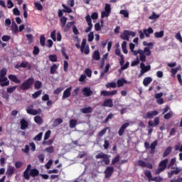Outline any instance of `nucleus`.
I'll list each match as a JSON object with an SVG mask.
<instances>
[{
    "label": "nucleus",
    "instance_id": "5701e85b",
    "mask_svg": "<svg viewBox=\"0 0 182 182\" xmlns=\"http://www.w3.org/2000/svg\"><path fill=\"white\" fill-rule=\"evenodd\" d=\"M29 176L31 177H37V176H39V170L37 168L31 169Z\"/></svg>",
    "mask_w": 182,
    "mask_h": 182
},
{
    "label": "nucleus",
    "instance_id": "0eeeda50",
    "mask_svg": "<svg viewBox=\"0 0 182 182\" xmlns=\"http://www.w3.org/2000/svg\"><path fill=\"white\" fill-rule=\"evenodd\" d=\"M114 172V168L113 166L107 167L105 171L106 178H109V177H112Z\"/></svg>",
    "mask_w": 182,
    "mask_h": 182
},
{
    "label": "nucleus",
    "instance_id": "ddd939ff",
    "mask_svg": "<svg viewBox=\"0 0 182 182\" xmlns=\"http://www.w3.org/2000/svg\"><path fill=\"white\" fill-rule=\"evenodd\" d=\"M114 95H117V90H114L112 91H101V96H114Z\"/></svg>",
    "mask_w": 182,
    "mask_h": 182
},
{
    "label": "nucleus",
    "instance_id": "412c9836",
    "mask_svg": "<svg viewBox=\"0 0 182 182\" xmlns=\"http://www.w3.org/2000/svg\"><path fill=\"white\" fill-rule=\"evenodd\" d=\"M143 32L146 38H150V33H153L154 31H153V28L151 27H149L148 28V29H144Z\"/></svg>",
    "mask_w": 182,
    "mask_h": 182
},
{
    "label": "nucleus",
    "instance_id": "f704fd0d",
    "mask_svg": "<svg viewBox=\"0 0 182 182\" xmlns=\"http://www.w3.org/2000/svg\"><path fill=\"white\" fill-rule=\"evenodd\" d=\"M46 41V38H45L44 35H41L40 37V45L41 46L45 47V42Z\"/></svg>",
    "mask_w": 182,
    "mask_h": 182
},
{
    "label": "nucleus",
    "instance_id": "a878e982",
    "mask_svg": "<svg viewBox=\"0 0 182 182\" xmlns=\"http://www.w3.org/2000/svg\"><path fill=\"white\" fill-rule=\"evenodd\" d=\"M62 6L63 8H64V9H63V12H65L66 14H72L73 10L72 9H70V7L65 6L64 4H62Z\"/></svg>",
    "mask_w": 182,
    "mask_h": 182
},
{
    "label": "nucleus",
    "instance_id": "e2e57ef3",
    "mask_svg": "<svg viewBox=\"0 0 182 182\" xmlns=\"http://www.w3.org/2000/svg\"><path fill=\"white\" fill-rule=\"evenodd\" d=\"M137 164L139 167H145L146 166V162L143 160H139L137 161Z\"/></svg>",
    "mask_w": 182,
    "mask_h": 182
},
{
    "label": "nucleus",
    "instance_id": "2f4dec72",
    "mask_svg": "<svg viewBox=\"0 0 182 182\" xmlns=\"http://www.w3.org/2000/svg\"><path fill=\"white\" fill-rule=\"evenodd\" d=\"M77 124V120H76V119H70V129H75V127H76Z\"/></svg>",
    "mask_w": 182,
    "mask_h": 182
},
{
    "label": "nucleus",
    "instance_id": "e433bc0d",
    "mask_svg": "<svg viewBox=\"0 0 182 182\" xmlns=\"http://www.w3.org/2000/svg\"><path fill=\"white\" fill-rule=\"evenodd\" d=\"M144 55H146V56H150V55H151V50H150V47H145L144 48Z\"/></svg>",
    "mask_w": 182,
    "mask_h": 182
},
{
    "label": "nucleus",
    "instance_id": "8fccbe9b",
    "mask_svg": "<svg viewBox=\"0 0 182 182\" xmlns=\"http://www.w3.org/2000/svg\"><path fill=\"white\" fill-rule=\"evenodd\" d=\"M171 117H173V112H169L164 116L165 120H168V119H171Z\"/></svg>",
    "mask_w": 182,
    "mask_h": 182
},
{
    "label": "nucleus",
    "instance_id": "7ed1b4c3",
    "mask_svg": "<svg viewBox=\"0 0 182 182\" xmlns=\"http://www.w3.org/2000/svg\"><path fill=\"white\" fill-rule=\"evenodd\" d=\"M130 36L134 38V36H136V33L129 30H124L123 33L120 35V38L121 39H123V41H129Z\"/></svg>",
    "mask_w": 182,
    "mask_h": 182
},
{
    "label": "nucleus",
    "instance_id": "c9c22d12",
    "mask_svg": "<svg viewBox=\"0 0 182 182\" xmlns=\"http://www.w3.org/2000/svg\"><path fill=\"white\" fill-rule=\"evenodd\" d=\"M48 59L50 62H58V55L55 54L48 55Z\"/></svg>",
    "mask_w": 182,
    "mask_h": 182
},
{
    "label": "nucleus",
    "instance_id": "680f3d73",
    "mask_svg": "<svg viewBox=\"0 0 182 182\" xmlns=\"http://www.w3.org/2000/svg\"><path fill=\"white\" fill-rule=\"evenodd\" d=\"M85 73L87 76V77H92V70L87 68L85 70Z\"/></svg>",
    "mask_w": 182,
    "mask_h": 182
},
{
    "label": "nucleus",
    "instance_id": "6ab92c4d",
    "mask_svg": "<svg viewBox=\"0 0 182 182\" xmlns=\"http://www.w3.org/2000/svg\"><path fill=\"white\" fill-rule=\"evenodd\" d=\"M9 79L14 83H21V80L18 79V77H16L15 75H9Z\"/></svg>",
    "mask_w": 182,
    "mask_h": 182
},
{
    "label": "nucleus",
    "instance_id": "3c124183",
    "mask_svg": "<svg viewBox=\"0 0 182 182\" xmlns=\"http://www.w3.org/2000/svg\"><path fill=\"white\" fill-rule=\"evenodd\" d=\"M39 52H41L39 47L35 46L33 47V55H39Z\"/></svg>",
    "mask_w": 182,
    "mask_h": 182
},
{
    "label": "nucleus",
    "instance_id": "b1692460",
    "mask_svg": "<svg viewBox=\"0 0 182 182\" xmlns=\"http://www.w3.org/2000/svg\"><path fill=\"white\" fill-rule=\"evenodd\" d=\"M80 112H82V113H84L85 114L87 113H92L93 112V108L92 107L82 108L80 109Z\"/></svg>",
    "mask_w": 182,
    "mask_h": 182
},
{
    "label": "nucleus",
    "instance_id": "ea45409f",
    "mask_svg": "<svg viewBox=\"0 0 182 182\" xmlns=\"http://www.w3.org/2000/svg\"><path fill=\"white\" fill-rule=\"evenodd\" d=\"M63 123V119L62 118H57L54 121V126H59Z\"/></svg>",
    "mask_w": 182,
    "mask_h": 182
},
{
    "label": "nucleus",
    "instance_id": "de8ad7c7",
    "mask_svg": "<svg viewBox=\"0 0 182 182\" xmlns=\"http://www.w3.org/2000/svg\"><path fill=\"white\" fill-rule=\"evenodd\" d=\"M175 38L178 41L181 43H182V37H181V33L178 31L176 35H175Z\"/></svg>",
    "mask_w": 182,
    "mask_h": 182
},
{
    "label": "nucleus",
    "instance_id": "1a4fd4ad",
    "mask_svg": "<svg viewBox=\"0 0 182 182\" xmlns=\"http://www.w3.org/2000/svg\"><path fill=\"white\" fill-rule=\"evenodd\" d=\"M130 126V123L129 122H126L124 124H123L121 127L119 128V131H118V134L119 136H122L124 133V131L127 129V127H129Z\"/></svg>",
    "mask_w": 182,
    "mask_h": 182
},
{
    "label": "nucleus",
    "instance_id": "052dcab7",
    "mask_svg": "<svg viewBox=\"0 0 182 182\" xmlns=\"http://www.w3.org/2000/svg\"><path fill=\"white\" fill-rule=\"evenodd\" d=\"M63 90V87H58L56 90H54V95H60Z\"/></svg>",
    "mask_w": 182,
    "mask_h": 182
},
{
    "label": "nucleus",
    "instance_id": "473e14b6",
    "mask_svg": "<svg viewBox=\"0 0 182 182\" xmlns=\"http://www.w3.org/2000/svg\"><path fill=\"white\" fill-rule=\"evenodd\" d=\"M60 21L61 23V26L63 28H65V26L66 25V22H68V18H66L65 16H63L60 18Z\"/></svg>",
    "mask_w": 182,
    "mask_h": 182
},
{
    "label": "nucleus",
    "instance_id": "a18cd8bd",
    "mask_svg": "<svg viewBox=\"0 0 182 182\" xmlns=\"http://www.w3.org/2000/svg\"><path fill=\"white\" fill-rule=\"evenodd\" d=\"M81 52L82 53H85V55H89V53H90V49L89 48V46H86Z\"/></svg>",
    "mask_w": 182,
    "mask_h": 182
},
{
    "label": "nucleus",
    "instance_id": "6e6552de",
    "mask_svg": "<svg viewBox=\"0 0 182 182\" xmlns=\"http://www.w3.org/2000/svg\"><path fill=\"white\" fill-rule=\"evenodd\" d=\"M159 114V111L154 110V111H149L146 112V115H144V119H153L154 116H157Z\"/></svg>",
    "mask_w": 182,
    "mask_h": 182
},
{
    "label": "nucleus",
    "instance_id": "9b49d317",
    "mask_svg": "<svg viewBox=\"0 0 182 182\" xmlns=\"http://www.w3.org/2000/svg\"><path fill=\"white\" fill-rule=\"evenodd\" d=\"M0 86H1V87H5V86H9V80H8V77L5 76H0Z\"/></svg>",
    "mask_w": 182,
    "mask_h": 182
},
{
    "label": "nucleus",
    "instance_id": "49530a36",
    "mask_svg": "<svg viewBox=\"0 0 182 182\" xmlns=\"http://www.w3.org/2000/svg\"><path fill=\"white\" fill-rule=\"evenodd\" d=\"M61 53L65 59H66L67 60H69V55H68V54L66 53V49L65 48H62Z\"/></svg>",
    "mask_w": 182,
    "mask_h": 182
},
{
    "label": "nucleus",
    "instance_id": "39448f33",
    "mask_svg": "<svg viewBox=\"0 0 182 182\" xmlns=\"http://www.w3.org/2000/svg\"><path fill=\"white\" fill-rule=\"evenodd\" d=\"M26 112L28 113V114L36 116V114H41V113H42V109H33V105H30L26 107Z\"/></svg>",
    "mask_w": 182,
    "mask_h": 182
},
{
    "label": "nucleus",
    "instance_id": "69168bd1",
    "mask_svg": "<svg viewBox=\"0 0 182 182\" xmlns=\"http://www.w3.org/2000/svg\"><path fill=\"white\" fill-rule=\"evenodd\" d=\"M113 117H114L113 114L110 113L109 114L107 115L106 119L104 120V123H107L109 120H110L111 119H113Z\"/></svg>",
    "mask_w": 182,
    "mask_h": 182
},
{
    "label": "nucleus",
    "instance_id": "4d7b16f0",
    "mask_svg": "<svg viewBox=\"0 0 182 182\" xmlns=\"http://www.w3.org/2000/svg\"><path fill=\"white\" fill-rule=\"evenodd\" d=\"M105 11L110 14L112 12V7L109 4H105Z\"/></svg>",
    "mask_w": 182,
    "mask_h": 182
},
{
    "label": "nucleus",
    "instance_id": "cd10ccee",
    "mask_svg": "<svg viewBox=\"0 0 182 182\" xmlns=\"http://www.w3.org/2000/svg\"><path fill=\"white\" fill-rule=\"evenodd\" d=\"M58 68H59V65H57L56 64H53L50 70V73L51 75H55L56 73V70H58Z\"/></svg>",
    "mask_w": 182,
    "mask_h": 182
},
{
    "label": "nucleus",
    "instance_id": "5fc2aeb1",
    "mask_svg": "<svg viewBox=\"0 0 182 182\" xmlns=\"http://www.w3.org/2000/svg\"><path fill=\"white\" fill-rule=\"evenodd\" d=\"M119 14L121 15H123L124 18H129V11H127V10H121L119 11Z\"/></svg>",
    "mask_w": 182,
    "mask_h": 182
},
{
    "label": "nucleus",
    "instance_id": "603ef678",
    "mask_svg": "<svg viewBox=\"0 0 182 182\" xmlns=\"http://www.w3.org/2000/svg\"><path fill=\"white\" fill-rule=\"evenodd\" d=\"M42 136H43V133L40 132L34 137V140H37V141H41L42 140Z\"/></svg>",
    "mask_w": 182,
    "mask_h": 182
},
{
    "label": "nucleus",
    "instance_id": "aec40b11",
    "mask_svg": "<svg viewBox=\"0 0 182 182\" xmlns=\"http://www.w3.org/2000/svg\"><path fill=\"white\" fill-rule=\"evenodd\" d=\"M14 173H15V167L10 166L6 171L7 176L11 177V176H14Z\"/></svg>",
    "mask_w": 182,
    "mask_h": 182
},
{
    "label": "nucleus",
    "instance_id": "2eb2a0df",
    "mask_svg": "<svg viewBox=\"0 0 182 182\" xmlns=\"http://www.w3.org/2000/svg\"><path fill=\"white\" fill-rule=\"evenodd\" d=\"M82 92L84 96H85L86 97H89L90 96H92V95H93V91H92V90H90V87H85L82 89Z\"/></svg>",
    "mask_w": 182,
    "mask_h": 182
},
{
    "label": "nucleus",
    "instance_id": "423d86ee",
    "mask_svg": "<svg viewBox=\"0 0 182 182\" xmlns=\"http://www.w3.org/2000/svg\"><path fill=\"white\" fill-rule=\"evenodd\" d=\"M115 55H117V56H119V58H120L119 65L121 66H122V65H124V55H123V54H122V51L119 50V48H117L115 49Z\"/></svg>",
    "mask_w": 182,
    "mask_h": 182
},
{
    "label": "nucleus",
    "instance_id": "20e7f679",
    "mask_svg": "<svg viewBox=\"0 0 182 182\" xmlns=\"http://www.w3.org/2000/svg\"><path fill=\"white\" fill-rule=\"evenodd\" d=\"M109 157L110 156L103 152H101L95 156V159H103L102 161L105 163V166H109V164H110Z\"/></svg>",
    "mask_w": 182,
    "mask_h": 182
},
{
    "label": "nucleus",
    "instance_id": "f257e3e1",
    "mask_svg": "<svg viewBox=\"0 0 182 182\" xmlns=\"http://www.w3.org/2000/svg\"><path fill=\"white\" fill-rule=\"evenodd\" d=\"M33 83H35V79L33 77L28 78L18 86V92H21V90H23V92H25L26 90H29V89H31L32 86H33Z\"/></svg>",
    "mask_w": 182,
    "mask_h": 182
},
{
    "label": "nucleus",
    "instance_id": "c03bdc74",
    "mask_svg": "<svg viewBox=\"0 0 182 182\" xmlns=\"http://www.w3.org/2000/svg\"><path fill=\"white\" fill-rule=\"evenodd\" d=\"M44 151H47V153L52 154L55 152V148L53 146H51L46 148Z\"/></svg>",
    "mask_w": 182,
    "mask_h": 182
},
{
    "label": "nucleus",
    "instance_id": "f03ea898",
    "mask_svg": "<svg viewBox=\"0 0 182 182\" xmlns=\"http://www.w3.org/2000/svg\"><path fill=\"white\" fill-rule=\"evenodd\" d=\"M168 163V159H166L161 161L159 164L158 168L155 171V174L157 176L160 174V173L164 171L166 168H167V164Z\"/></svg>",
    "mask_w": 182,
    "mask_h": 182
},
{
    "label": "nucleus",
    "instance_id": "bf43d9fd",
    "mask_svg": "<svg viewBox=\"0 0 182 182\" xmlns=\"http://www.w3.org/2000/svg\"><path fill=\"white\" fill-rule=\"evenodd\" d=\"M21 68H31V65H29L28 62H22L20 64Z\"/></svg>",
    "mask_w": 182,
    "mask_h": 182
},
{
    "label": "nucleus",
    "instance_id": "0e129e2a",
    "mask_svg": "<svg viewBox=\"0 0 182 182\" xmlns=\"http://www.w3.org/2000/svg\"><path fill=\"white\" fill-rule=\"evenodd\" d=\"M72 25H73V22H69L66 24L65 27V31L68 32V31H69V29H70Z\"/></svg>",
    "mask_w": 182,
    "mask_h": 182
},
{
    "label": "nucleus",
    "instance_id": "c85d7f7f",
    "mask_svg": "<svg viewBox=\"0 0 182 182\" xmlns=\"http://www.w3.org/2000/svg\"><path fill=\"white\" fill-rule=\"evenodd\" d=\"M172 150H173V148L171 146H168L164 152L163 157H167V156H168V154L171 153Z\"/></svg>",
    "mask_w": 182,
    "mask_h": 182
},
{
    "label": "nucleus",
    "instance_id": "9d476101",
    "mask_svg": "<svg viewBox=\"0 0 182 182\" xmlns=\"http://www.w3.org/2000/svg\"><path fill=\"white\" fill-rule=\"evenodd\" d=\"M160 124V118L159 117H156L154 119V122L152 121L148 122V126L149 127H156V126H159Z\"/></svg>",
    "mask_w": 182,
    "mask_h": 182
},
{
    "label": "nucleus",
    "instance_id": "dca6fc26",
    "mask_svg": "<svg viewBox=\"0 0 182 182\" xmlns=\"http://www.w3.org/2000/svg\"><path fill=\"white\" fill-rule=\"evenodd\" d=\"M71 92H72V87H70L67 88L63 92L62 99L65 100V99H68V97H70Z\"/></svg>",
    "mask_w": 182,
    "mask_h": 182
},
{
    "label": "nucleus",
    "instance_id": "09e8293b",
    "mask_svg": "<svg viewBox=\"0 0 182 182\" xmlns=\"http://www.w3.org/2000/svg\"><path fill=\"white\" fill-rule=\"evenodd\" d=\"M157 143H158L157 140H155L153 143L151 144L149 149H151L152 151H154V150H156V146H157Z\"/></svg>",
    "mask_w": 182,
    "mask_h": 182
},
{
    "label": "nucleus",
    "instance_id": "bb28decb",
    "mask_svg": "<svg viewBox=\"0 0 182 182\" xmlns=\"http://www.w3.org/2000/svg\"><path fill=\"white\" fill-rule=\"evenodd\" d=\"M127 81H126V80L124 79H119L117 81V87H122L123 86H124V83H127Z\"/></svg>",
    "mask_w": 182,
    "mask_h": 182
},
{
    "label": "nucleus",
    "instance_id": "37998d69",
    "mask_svg": "<svg viewBox=\"0 0 182 182\" xmlns=\"http://www.w3.org/2000/svg\"><path fill=\"white\" fill-rule=\"evenodd\" d=\"M42 95V90H38L36 92H34L33 94H32V97L33 99H36L38 97H39V96H41Z\"/></svg>",
    "mask_w": 182,
    "mask_h": 182
},
{
    "label": "nucleus",
    "instance_id": "c756f323",
    "mask_svg": "<svg viewBox=\"0 0 182 182\" xmlns=\"http://www.w3.org/2000/svg\"><path fill=\"white\" fill-rule=\"evenodd\" d=\"M34 122L35 123H37V124H42L43 123V119H42L41 116H36L34 117Z\"/></svg>",
    "mask_w": 182,
    "mask_h": 182
},
{
    "label": "nucleus",
    "instance_id": "79ce46f5",
    "mask_svg": "<svg viewBox=\"0 0 182 182\" xmlns=\"http://www.w3.org/2000/svg\"><path fill=\"white\" fill-rule=\"evenodd\" d=\"M34 87L35 89L39 90L41 87H42V82L37 80L34 83Z\"/></svg>",
    "mask_w": 182,
    "mask_h": 182
},
{
    "label": "nucleus",
    "instance_id": "72a5a7b5",
    "mask_svg": "<svg viewBox=\"0 0 182 182\" xmlns=\"http://www.w3.org/2000/svg\"><path fill=\"white\" fill-rule=\"evenodd\" d=\"M144 174L146 176V177H147L149 181H151L153 176L151 175V171L149 170H146L144 172Z\"/></svg>",
    "mask_w": 182,
    "mask_h": 182
},
{
    "label": "nucleus",
    "instance_id": "4be33fe9",
    "mask_svg": "<svg viewBox=\"0 0 182 182\" xmlns=\"http://www.w3.org/2000/svg\"><path fill=\"white\" fill-rule=\"evenodd\" d=\"M151 82H153V79L151 77H146L143 80V85L144 86H149Z\"/></svg>",
    "mask_w": 182,
    "mask_h": 182
},
{
    "label": "nucleus",
    "instance_id": "6e6d98bb",
    "mask_svg": "<svg viewBox=\"0 0 182 182\" xmlns=\"http://www.w3.org/2000/svg\"><path fill=\"white\" fill-rule=\"evenodd\" d=\"M86 42H87V40L85 38H83L81 43V47H80L81 52H83V49H85V47H86Z\"/></svg>",
    "mask_w": 182,
    "mask_h": 182
},
{
    "label": "nucleus",
    "instance_id": "58836bf2",
    "mask_svg": "<svg viewBox=\"0 0 182 182\" xmlns=\"http://www.w3.org/2000/svg\"><path fill=\"white\" fill-rule=\"evenodd\" d=\"M16 87H18V85L8 87L6 90L7 93H14L16 90Z\"/></svg>",
    "mask_w": 182,
    "mask_h": 182
},
{
    "label": "nucleus",
    "instance_id": "7c9ffc66",
    "mask_svg": "<svg viewBox=\"0 0 182 182\" xmlns=\"http://www.w3.org/2000/svg\"><path fill=\"white\" fill-rule=\"evenodd\" d=\"M120 161V155H117L114 159H112L111 164L112 166H114L116 163H119Z\"/></svg>",
    "mask_w": 182,
    "mask_h": 182
},
{
    "label": "nucleus",
    "instance_id": "4468645a",
    "mask_svg": "<svg viewBox=\"0 0 182 182\" xmlns=\"http://www.w3.org/2000/svg\"><path fill=\"white\" fill-rule=\"evenodd\" d=\"M20 126L21 130H26V129L29 127V122H28L25 119H22L20 120Z\"/></svg>",
    "mask_w": 182,
    "mask_h": 182
},
{
    "label": "nucleus",
    "instance_id": "864d4df0",
    "mask_svg": "<svg viewBox=\"0 0 182 182\" xmlns=\"http://www.w3.org/2000/svg\"><path fill=\"white\" fill-rule=\"evenodd\" d=\"M95 39V35L92 31H91L88 34V42H93V40Z\"/></svg>",
    "mask_w": 182,
    "mask_h": 182
},
{
    "label": "nucleus",
    "instance_id": "f8f14e48",
    "mask_svg": "<svg viewBox=\"0 0 182 182\" xmlns=\"http://www.w3.org/2000/svg\"><path fill=\"white\" fill-rule=\"evenodd\" d=\"M32 167V165L28 164L24 171L23 173V177L25 178V180H30V175H29V171H31V168Z\"/></svg>",
    "mask_w": 182,
    "mask_h": 182
},
{
    "label": "nucleus",
    "instance_id": "a211bd4d",
    "mask_svg": "<svg viewBox=\"0 0 182 182\" xmlns=\"http://www.w3.org/2000/svg\"><path fill=\"white\" fill-rule=\"evenodd\" d=\"M140 68L142 70L144 73L149 72V70H151V66L146 65L144 63H141L140 64Z\"/></svg>",
    "mask_w": 182,
    "mask_h": 182
},
{
    "label": "nucleus",
    "instance_id": "13d9d810",
    "mask_svg": "<svg viewBox=\"0 0 182 182\" xmlns=\"http://www.w3.org/2000/svg\"><path fill=\"white\" fill-rule=\"evenodd\" d=\"M68 69H69V63L67 60H65L63 64L64 72H68Z\"/></svg>",
    "mask_w": 182,
    "mask_h": 182
},
{
    "label": "nucleus",
    "instance_id": "338daca9",
    "mask_svg": "<svg viewBox=\"0 0 182 182\" xmlns=\"http://www.w3.org/2000/svg\"><path fill=\"white\" fill-rule=\"evenodd\" d=\"M106 87H112L113 89H114V87H116V82H108L106 85Z\"/></svg>",
    "mask_w": 182,
    "mask_h": 182
},
{
    "label": "nucleus",
    "instance_id": "f3484780",
    "mask_svg": "<svg viewBox=\"0 0 182 182\" xmlns=\"http://www.w3.org/2000/svg\"><path fill=\"white\" fill-rule=\"evenodd\" d=\"M102 106L103 107H113V100L107 99L104 101Z\"/></svg>",
    "mask_w": 182,
    "mask_h": 182
},
{
    "label": "nucleus",
    "instance_id": "393cba45",
    "mask_svg": "<svg viewBox=\"0 0 182 182\" xmlns=\"http://www.w3.org/2000/svg\"><path fill=\"white\" fill-rule=\"evenodd\" d=\"M94 60H100V53L99 50H95L92 55Z\"/></svg>",
    "mask_w": 182,
    "mask_h": 182
},
{
    "label": "nucleus",
    "instance_id": "774afa93",
    "mask_svg": "<svg viewBox=\"0 0 182 182\" xmlns=\"http://www.w3.org/2000/svg\"><path fill=\"white\" fill-rule=\"evenodd\" d=\"M7 70L6 68H2L0 71V76L2 77L3 76H6Z\"/></svg>",
    "mask_w": 182,
    "mask_h": 182
},
{
    "label": "nucleus",
    "instance_id": "a19ab883",
    "mask_svg": "<svg viewBox=\"0 0 182 182\" xmlns=\"http://www.w3.org/2000/svg\"><path fill=\"white\" fill-rule=\"evenodd\" d=\"M34 6L37 11H42L43 9V6L41 3L35 2Z\"/></svg>",
    "mask_w": 182,
    "mask_h": 182
},
{
    "label": "nucleus",
    "instance_id": "4c0bfd02",
    "mask_svg": "<svg viewBox=\"0 0 182 182\" xmlns=\"http://www.w3.org/2000/svg\"><path fill=\"white\" fill-rule=\"evenodd\" d=\"M155 38H163L164 36V31H161L159 32H155L154 33Z\"/></svg>",
    "mask_w": 182,
    "mask_h": 182
}]
</instances>
